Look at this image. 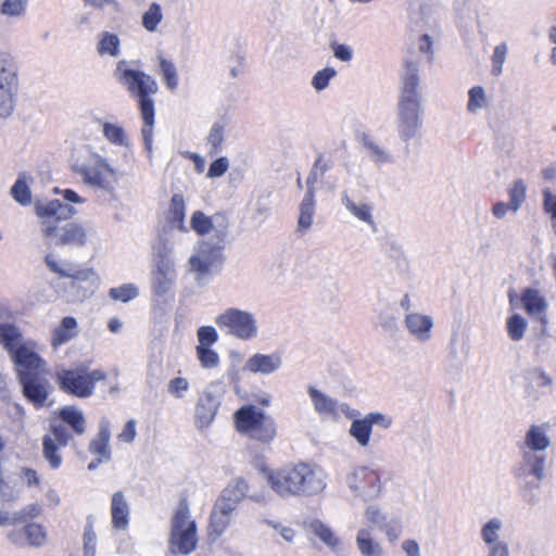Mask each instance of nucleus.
I'll use <instances>...</instances> for the list:
<instances>
[{"instance_id": "22", "label": "nucleus", "mask_w": 556, "mask_h": 556, "mask_svg": "<svg viewBox=\"0 0 556 556\" xmlns=\"http://www.w3.org/2000/svg\"><path fill=\"white\" fill-rule=\"evenodd\" d=\"M248 490V482L243 478H237L223 490L217 501L235 510L237 505L247 496Z\"/></svg>"}, {"instance_id": "14", "label": "nucleus", "mask_w": 556, "mask_h": 556, "mask_svg": "<svg viewBox=\"0 0 556 556\" xmlns=\"http://www.w3.org/2000/svg\"><path fill=\"white\" fill-rule=\"evenodd\" d=\"M18 382L22 386L24 397L31 403L35 408L40 409L46 406L49 397V382L47 379L41 378L39 375L22 372Z\"/></svg>"}, {"instance_id": "4", "label": "nucleus", "mask_w": 556, "mask_h": 556, "mask_svg": "<svg viewBox=\"0 0 556 556\" xmlns=\"http://www.w3.org/2000/svg\"><path fill=\"white\" fill-rule=\"evenodd\" d=\"M119 81L126 87L131 97L137 99L143 126L141 135L148 149H151L155 117L154 96L157 90L156 80L144 72L125 68L118 75Z\"/></svg>"}, {"instance_id": "43", "label": "nucleus", "mask_w": 556, "mask_h": 556, "mask_svg": "<svg viewBox=\"0 0 556 556\" xmlns=\"http://www.w3.org/2000/svg\"><path fill=\"white\" fill-rule=\"evenodd\" d=\"M510 211L516 212L526 199V185L521 179L514 181L508 190Z\"/></svg>"}, {"instance_id": "28", "label": "nucleus", "mask_w": 556, "mask_h": 556, "mask_svg": "<svg viewBox=\"0 0 556 556\" xmlns=\"http://www.w3.org/2000/svg\"><path fill=\"white\" fill-rule=\"evenodd\" d=\"M17 83V67L14 59L7 52H0V88H13Z\"/></svg>"}, {"instance_id": "42", "label": "nucleus", "mask_w": 556, "mask_h": 556, "mask_svg": "<svg viewBox=\"0 0 556 556\" xmlns=\"http://www.w3.org/2000/svg\"><path fill=\"white\" fill-rule=\"evenodd\" d=\"M109 295L114 301H121L127 303L132 299L137 298L138 289L131 283L122 285L119 287L111 288Z\"/></svg>"}, {"instance_id": "12", "label": "nucleus", "mask_w": 556, "mask_h": 556, "mask_svg": "<svg viewBox=\"0 0 556 556\" xmlns=\"http://www.w3.org/2000/svg\"><path fill=\"white\" fill-rule=\"evenodd\" d=\"M219 328H226L229 333L247 340L255 336L256 327L255 321L251 314L229 308L216 319Z\"/></svg>"}, {"instance_id": "40", "label": "nucleus", "mask_w": 556, "mask_h": 556, "mask_svg": "<svg viewBox=\"0 0 556 556\" xmlns=\"http://www.w3.org/2000/svg\"><path fill=\"white\" fill-rule=\"evenodd\" d=\"M163 18L162 9L159 3H152L142 15V26L148 31H155Z\"/></svg>"}, {"instance_id": "52", "label": "nucleus", "mask_w": 556, "mask_h": 556, "mask_svg": "<svg viewBox=\"0 0 556 556\" xmlns=\"http://www.w3.org/2000/svg\"><path fill=\"white\" fill-rule=\"evenodd\" d=\"M199 344L197 346L211 348L218 340V333L212 326H202L198 329Z\"/></svg>"}, {"instance_id": "57", "label": "nucleus", "mask_w": 556, "mask_h": 556, "mask_svg": "<svg viewBox=\"0 0 556 556\" xmlns=\"http://www.w3.org/2000/svg\"><path fill=\"white\" fill-rule=\"evenodd\" d=\"M188 389L189 382L186 378L176 377L168 382V392L175 397H181Z\"/></svg>"}, {"instance_id": "24", "label": "nucleus", "mask_w": 556, "mask_h": 556, "mask_svg": "<svg viewBox=\"0 0 556 556\" xmlns=\"http://www.w3.org/2000/svg\"><path fill=\"white\" fill-rule=\"evenodd\" d=\"M520 301L523 309L530 316L544 315L547 303L541 292L533 288H526L521 291Z\"/></svg>"}, {"instance_id": "48", "label": "nucleus", "mask_w": 556, "mask_h": 556, "mask_svg": "<svg viewBox=\"0 0 556 556\" xmlns=\"http://www.w3.org/2000/svg\"><path fill=\"white\" fill-rule=\"evenodd\" d=\"M346 208L359 220H363L369 225H374V219L371 216V208L367 204H355L350 199H346L345 201Z\"/></svg>"}, {"instance_id": "39", "label": "nucleus", "mask_w": 556, "mask_h": 556, "mask_svg": "<svg viewBox=\"0 0 556 556\" xmlns=\"http://www.w3.org/2000/svg\"><path fill=\"white\" fill-rule=\"evenodd\" d=\"M98 52L101 55L109 54L116 56L119 53L118 37L108 31L103 33L98 43Z\"/></svg>"}, {"instance_id": "6", "label": "nucleus", "mask_w": 556, "mask_h": 556, "mask_svg": "<svg viewBox=\"0 0 556 556\" xmlns=\"http://www.w3.org/2000/svg\"><path fill=\"white\" fill-rule=\"evenodd\" d=\"M236 431L262 445H270L278 433L275 419L253 404L242 405L233 415Z\"/></svg>"}, {"instance_id": "25", "label": "nucleus", "mask_w": 556, "mask_h": 556, "mask_svg": "<svg viewBox=\"0 0 556 556\" xmlns=\"http://www.w3.org/2000/svg\"><path fill=\"white\" fill-rule=\"evenodd\" d=\"M233 509L216 501L210 517V535L219 536L230 523Z\"/></svg>"}, {"instance_id": "38", "label": "nucleus", "mask_w": 556, "mask_h": 556, "mask_svg": "<svg viewBox=\"0 0 556 556\" xmlns=\"http://www.w3.org/2000/svg\"><path fill=\"white\" fill-rule=\"evenodd\" d=\"M160 62V74L162 75L163 81L169 90H175L178 86V76L176 66L172 61L166 60L163 56L159 58Z\"/></svg>"}, {"instance_id": "10", "label": "nucleus", "mask_w": 556, "mask_h": 556, "mask_svg": "<svg viewBox=\"0 0 556 556\" xmlns=\"http://www.w3.org/2000/svg\"><path fill=\"white\" fill-rule=\"evenodd\" d=\"M226 243L203 242L198 254L189 258L190 268L195 273L198 279H203L218 269L225 262L224 249Z\"/></svg>"}, {"instance_id": "47", "label": "nucleus", "mask_w": 556, "mask_h": 556, "mask_svg": "<svg viewBox=\"0 0 556 556\" xmlns=\"http://www.w3.org/2000/svg\"><path fill=\"white\" fill-rule=\"evenodd\" d=\"M224 141V126L216 123L212 126L210 134L207 136V143L211 146L210 154H217Z\"/></svg>"}, {"instance_id": "27", "label": "nucleus", "mask_w": 556, "mask_h": 556, "mask_svg": "<svg viewBox=\"0 0 556 556\" xmlns=\"http://www.w3.org/2000/svg\"><path fill=\"white\" fill-rule=\"evenodd\" d=\"M24 343L23 334L18 327L9 323H0V344L9 353V355H11Z\"/></svg>"}, {"instance_id": "64", "label": "nucleus", "mask_w": 556, "mask_h": 556, "mask_svg": "<svg viewBox=\"0 0 556 556\" xmlns=\"http://www.w3.org/2000/svg\"><path fill=\"white\" fill-rule=\"evenodd\" d=\"M402 549L406 556H420V548L415 540H405L402 543Z\"/></svg>"}, {"instance_id": "19", "label": "nucleus", "mask_w": 556, "mask_h": 556, "mask_svg": "<svg viewBox=\"0 0 556 556\" xmlns=\"http://www.w3.org/2000/svg\"><path fill=\"white\" fill-rule=\"evenodd\" d=\"M129 505L122 491H117L111 498L112 527L115 530H125L129 525Z\"/></svg>"}, {"instance_id": "62", "label": "nucleus", "mask_w": 556, "mask_h": 556, "mask_svg": "<svg viewBox=\"0 0 556 556\" xmlns=\"http://www.w3.org/2000/svg\"><path fill=\"white\" fill-rule=\"evenodd\" d=\"M42 509L38 504H29L25 506L20 513L17 519L26 520L38 517Z\"/></svg>"}, {"instance_id": "37", "label": "nucleus", "mask_w": 556, "mask_h": 556, "mask_svg": "<svg viewBox=\"0 0 556 556\" xmlns=\"http://www.w3.org/2000/svg\"><path fill=\"white\" fill-rule=\"evenodd\" d=\"M372 427L366 416L362 419H355L351 424L350 434L362 446L369 444L370 434Z\"/></svg>"}, {"instance_id": "31", "label": "nucleus", "mask_w": 556, "mask_h": 556, "mask_svg": "<svg viewBox=\"0 0 556 556\" xmlns=\"http://www.w3.org/2000/svg\"><path fill=\"white\" fill-rule=\"evenodd\" d=\"M315 212V193L314 188L309 187L300 205V216L298 220V228L300 231L308 229L313 223Z\"/></svg>"}, {"instance_id": "9", "label": "nucleus", "mask_w": 556, "mask_h": 556, "mask_svg": "<svg viewBox=\"0 0 556 556\" xmlns=\"http://www.w3.org/2000/svg\"><path fill=\"white\" fill-rule=\"evenodd\" d=\"M72 172L79 175L85 184L100 188H108L115 179V173L105 160L91 152L78 156L72 164Z\"/></svg>"}, {"instance_id": "53", "label": "nucleus", "mask_w": 556, "mask_h": 556, "mask_svg": "<svg viewBox=\"0 0 556 556\" xmlns=\"http://www.w3.org/2000/svg\"><path fill=\"white\" fill-rule=\"evenodd\" d=\"M507 54L506 43H501L494 48L492 55V74L498 76L503 71V64Z\"/></svg>"}, {"instance_id": "46", "label": "nucleus", "mask_w": 556, "mask_h": 556, "mask_svg": "<svg viewBox=\"0 0 556 556\" xmlns=\"http://www.w3.org/2000/svg\"><path fill=\"white\" fill-rule=\"evenodd\" d=\"M468 97L467 109L469 112H476L486 104L485 93L481 86L472 87L468 92Z\"/></svg>"}, {"instance_id": "33", "label": "nucleus", "mask_w": 556, "mask_h": 556, "mask_svg": "<svg viewBox=\"0 0 556 556\" xmlns=\"http://www.w3.org/2000/svg\"><path fill=\"white\" fill-rule=\"evenodd\" d=\"M356 544L363 556H383V548L372 539L367 529H361L358 531Z\"/></svg>"}, {"instance_id": "32", "label": "nucleus", "mask_w": 556, "mask_h": 556, "mask_svg": "<svg viewBox=\"0 0 556 556\" xmlns=\"http://www.w3.org/2000/svg\"><path fill=\"white\" fill-rule=\"evenodd\" d=\"M312 533L319 539L331 551L337 552L340 547V539L336 535L333 530L320 520H313L309 523Z\"/></svg>"}, {"instance_id": "3", "label": "nucleus", "mask_w": 556, "mask_h": 556, "mask_svg": "<svg viewBox=\"0 0 556 556\" xmlns=\"http://www.w3.org/2000/svg\"><path fill=\"white\" fill-rule=\"evenodd\" d=\"M60 422H52L48 433L42 437V455L52 470H58L63 463L60 450L73 438L86 432V418L75 406H63L58 410Z\"/></svg>"}, {"instance_id": "2", "label": "nucleus", "mask_w": 556, "mask_h": 556, "mask_svg": "<svg viewBox=\"0 0 556 556\" xmlns=\"http://www.w3.org/2000/svg\"><path fill=\"white\" fill-rule=\"evenodd\" d=\"M35 214L46 239H56L58 245L81 247L87 242V231L80 224L67 223L76 210L60 200L35 203Z\"/></svg>"}, {"instance_id": "23", "label": "nucleus", "mask_w": 556, "mask_h": 556, "mask_svg": "<svg viewBox=\"0 0 556 556\" xmlns=\"http://www.w3.org/2000/svg\"><path fill=\"white\" fill-rule=\"evenodd\" d=\"M77 320L72 316L63 317L51 332V345L54 349L67 343L77 336Z\"/></svg>"}, {"instance_id": "61", "label": "nucleus", "mask_w": 556, "mask_h": 556, "mask_svg": "<svg viewBox=\"0 0 556 556\" xmlns=\"http://www.w3.org/2000/svg\"><path fill=\"white\" fill-rule=\"evenodd\" d=\"M136 434V421L130 419L125 424L124 429L118 433L117 439L121 442L130 443L135 440Z\"/></svg>"}, {"instance_id": "45", "label": "nucleus", "mask_w": 556, "mask_h": 556, "mask_svg": "<svg viewBox=\"0 0 556 556\" xmlns=\"http://www.w3.org/2000/svg\"><path fill=\"white\" fill-rule=\"evenodd\" d=\"M197 357L203 368H215L219 364V356L216 351L208 346H197Z\"/></svg>"}, {"instance_id": "50", "label": "nucleus", "mask_w": 556, "mask_h": 556, "mask_svg": "<svg viewBox=\"0 0 556 556\" xmlns=\"http://www.w3.org/2000/svg\"><path fill=\"white\" fill-rule=\"evenodd\" d=\"M27 7V0H4L0 7V12L8 16H20L24 14Z\"/></svg>"}, {"instance_id": "41", "label": "nucleus", "mask_w": 556, "mask_h": 556, "mask_svg": "<svg viewBox=\"0 0 556 556\" xmlns=\"http://www.w3.org/2000/svg\"><path fill=\"white\" fill-rule=\"evenodd\" d=\"M84 556H96L97 534L93 528V520L88 517L83 534Z\"/></svg>"}, {"instance_id": "36", "label": "nucleus", "mask_w": 556, "mask_h": 556, "mask_svg": "<svg viewBox=\"0 0 556 556\" xmlns=\"http://www.w3.org/2000/svg\"><path fill=\"white\" fill-rule=\"evenodd\" d=\"M526 445L532 451H544L549 445V439L540 426H531L526 434Z\"/></svg>"}, {"instance_id": "21", "label": "nucleus", "mask_w": 556, "mask_h": 556, "mask_svg": "<svg viewBox=\"0 0 556 556\" xmlns=\"http://www.w3.org/2000/svg\"><path fill=\"white\" fill-rule=\"evenodd\" d=\"M350 486L356 491L379 490L380 478L378 473L367 467L356 468L349 478Z\"/></svg>"}, {"instance_id": "35", "label": "nucleus", "mask_w": 556, "mask_h": 556, "mask_svg": "<svg viewBox=\"0 0 556 556\" xmlns=\"http://www.w3.org/2000/svg\"><path fill=\"white\" fill-rule=\"evenodd\" d=\"M12 198L22 206L31 204L33 195L26 174H21L10 191Z\"/></svg>"}, {"instance_id": "18", "label": "nucleus", "mask_w": 556, "mask_h": 556, "mask_svg": "<svg viewBox=\"0 0 556 556\" xmlns=\"http://www.w3.org/2000/svg\"><path fill=\"white\" fill-rule=\"evenodd\" d=\"M219 407V402L212 393H204L195 405V424L199 428L208 427L214 420Z\"/></svg>"}, {"instance_id": "56", "label": "nucleus", "mask_w": 556, "mask_h": 556, "mask_svg": "<svg viewBox=\"0 0 556 556\" xmlns=\"http://www.w3.org/2000/svg\"><path fill=\"white\" fill-rule=\"evenodd\" d=\"M13 88H0V116L7 117L13 111Z\"/></svg>"}, {"instance_id": "13", "label": "nucleus", "mask_w": 556, "mask_h": 556, "mask_svg": "<svg viewBox=\"0 0 556 556\" xmlns=\"http://www.w3.org/2000/svg\"><path fill=\"white\" fill-rule=\"evenodd\" d=\"M35 350L36 343L34 341H26L10 355L16 366L17 379L21 378L22 372H26L27 375H40L42 371L45 362Z\"/></svg>"}, {"instance_id": "51", "label": "nucleus", "mask_w": 556, "mask_h": 556, "mask_svg": "<svg viewBox=\"0 0 556 556\" xmlns=\"http://www.w3.org/2000/svg\"><path fill=\"white\" fill-rule=\"evenodd\" d=\"M500 529L501 521L498 519L494 518L488 521L481 530V536L483 541L490 546L496 544L497 532Z\"/></svg>"}, {"instance_id": "5", "label": "nucleus", "mask_w": 556, "mask_h": 556, "mask_svg": "<svg viewBox=\"0 0 556 556\" xmlns=\"http://www.w3.org/2000/svg\"><path fill=\"white\" fill-rule=\"evenodd\" d=\"M236 431L262 445H270L278 433L275 419L253 404L242 405L233 415Z\"/></svg>"}, {"instance_id": "34", "label": "nucleus", "mask_w": 556, "mask_h": 556, "mask_svg": "<svg viewBox=\"0 0 556 556\" xmlns=\"http://www.w3.org/2000/svg\"><path fill=\"white\" fill-rule=\"evenodd\" d=\"M405 325L413 334L427 338L432 328V320L429 316L413 313L406 316Z\"/></svg>"}, {"instance_id": "55", "label": "nucleus", "mask_w": 556, "mask_h": 556, "mask_svg": "<svg viewBox=\"0 0 556 556\" xmlns=\"http://www.w3.org/2000/svg\"><path fill=\"white\" fill-rule=\"evenodd\" d=\"M328 169V165L327 163L324 161V156L323 155H319L314 165H313V168L311 170V174L308 175L307 179H306V185L307 187H313L314 188V185L317 182L318 180V177L319 176H323Z\"/></svg>"}, {"instance_id": "7", "label": "nucleus", "mask_w": 556, "mask_h": 556, "mask_svg": "<svg viewBox=\"0 0 556 556\" xmlns=\"http://www.w3.org/2000/svg\"><path fill=\"white\" fill-rule=\"evenodd\" d=\"M108 375L102 369L89 370L81 364L75 368H62L55 372L59 389L72 396L87 399L94 392L96 384L106 380Z\"/></svg>"}, {"instance_id": "49", "label": "nucleus", "mask_w": 556, "mask_h": 556, "mask_svg": "<svg viewBox=\"0 0 556 556\" xmlns=\"http://www.w3.org/2000/svg\"><path fill=\"white\" fill-rule=\"evenodd\" d=\"M103 135L111 143L117 146L124 144L126 140L124 129L111 123L103 124Z\"/></svg>"}, {"instance_id": "44", "label": "nucleus", "mask_w": 556, "mask_h": 556, "mask_svg": "<svg viewBox=\"0 0 556 556\" xmlns=\"http://www.w3.org/2000/svg\"><path fill=\"white\" fill-rule=\"evenodd\" d=\"M527 329V321L518 314L510 316L507 319V332L513 341L522 339Z\"/></svg>"}, {"instance_id": "26", "label": "nucleus", "mask_w": 556, "mask_h": 556, "mask_svg": "<svg viewBox=\"0 0 556 556\" xmlns=\"http://www.w3.org/2000/svg\"><path fill=\"white\" fill-rule=\"evenodd\" d=\"M281 365V358L277 354L265 355L255 354L247 362V368L251 372H262L265 375L271 374Z\"/></svg>"}, {"instance_id": "8", "label": "nucleus", "mask_w": 556, "mask_h": 556, "mask_svg": "<svg viewBox=\"0 0 556 556\" xmlns=\"http://www.w3.org/2000/svg\"><path fill=\"white\" fill-rule=\"evenodd\" d=\"M169 543L173 552L190 554L198 544L197 527L190 520L189 507L186 501L179 503L172 520Z\"/></svg>"}, {"instance_id": "17", "label": "nucleus", "mask_w": 556, "mask_h": 556, "mask_svg": "<svg viewBox=\"0 0 556 556\" xmlns=\"http://www.w3.org/2000/svg\"><path fill=\"white\" fill-rule=\"evenodd\" d=\"M111 432L108 425H102L99 431L89 443V452L96 456V458L89 463L88 469L93 470L100 464L109 462L111 459L110 448Z\"/></svg>"}, {"instance_id": "58", "label": "nucleus", "mask_w": 556, "mask_h": 556, "mask_svg": "<svg viewBox=\"0 0 556 556\" xmlns=\"http://www.w3.org/2000/svg\"><path fill=\"white\" fill-rule=\"evenodd\" d=\"M21 477L27 488H39L40 486V477L34 468L30 467H22L21 468Z\"/></svg>"}, {"instance_id": "1", "label": "nucleus", "mask_w": 556, "mask_h": 556, "mask_svg": "<svg viewBox=\"0 0 556 556\" xmlns=\"http://www.w3.org/2000/svg\"><path fill=\"white\" fill-rule=\"evenodd\" d=\"M260 471L271 490L280 496H312L326 486L321 470L303 462L276 469L262 466Z\"/></svg>"}, {"instance_id": "15", "label": "nucleus", "mask_w": 556, "mask_h": 556, "mask_svg": "<svg viewBox=\"0 0 556 556\" xmlns=\"http://www.w3.org/2000/svg\"><path fill=\"white\" fill-rule=\"evenodd\" d=\"M24 536L29 546L40 547L47 541V531L40 523H27L22 530H12L8 533V540L15 546L24 545Z\"/></svg>"}, {"instance_id": "54", "label": "nucleus", "mask_w": 556, "mask_h": 556, "mask_svg": "<svg viewBox=\"0 0 556 556\" xmlns=\"http://www.w3.org/2000/svg\"><path fill=\"white\" fill-rule=\"evenodd\" d=\"M336 74L337 72L332 67H326L321 71H318L312 79L313 87L318 91L325 89L328 86L330 79L334 77Z\"/></svg>"}, {"instance_id": "11", "label": "nucleus", "mask_w": 556, "mask_h": 556, "mask_svg": "<svg viewBox=\"0 0 556 556\" xmlns=\"http://www.w3.org/2000/svg\"><path fill=\"white\" fill-rule=\"evenodd\" d=\"M190 226L191 229L200 237H204L214 231L215 241L226 243L229 230V219L223 212L207 216L202 211H195L191 215Z\"/></svg>"}, {"instance_id": "20", "label": "nucleus", "mask_w": 556, "mask_h": 556, "mask_svg": "<svg viewBox=\"0 0 556 556\" xmlns=\"http://www.w3.org/2000/svg\"><path fill=\"white\" fill-rule=\"evenodd\" d=\"M419 76L415 64L408 62L406 64V73L403 77V88L399 103L420 104L418 88Z\"/></svg>"}, {"instance_id": "59", "label": "nucleus", "mask_w": 556, "mask_h": 556, "mask_svg": "<svg viewBox=\"0 0 556 556\" xmlns=\"http://www.w3.org/2000/svg\"><path fill=\"white\" fill-rule=\"evenodd\" d=\"M45 263L48 268L56 274L61 278H75L76 276L72 274L70 270L63 268L51 254H47L45 257Z\"/></svg>"}, {"instance_id": "60", "label": "nucleus", "mask_w": 556, "mask_h": 556, "mask_svg": "<svg viewBox=\"0 0 556 556\" xmlns=\"http://www.w3.org/2000/svg\"><path fill=\"white\" fill-rule=\"evenodd\" d=\"M228 166V160L226 157H219L211 163L207 176L212 178L220 177L227 172Z\"/></svg>"}, {"instance_id": "63", "label": "nucleus", "mask_w": 556, "mask_h": 556, "mask_svg": "<svg viewBox=\"0 0 556 556\" xmlns=\"http://www.w3.org/2000/svg\"><path fill=\"white\" fill-rule=\"evenodd\" d=\"M334 56L341 61L348 62L352 59V50L346 45L334 43L332 46Z\"/></svg>"}, {"instance_id": "29", "label": "nucleus", "mask_w": 556, "mask_h": 556, "mask_svg": "<svg viewBox=\"0 0 556 556\" xmlns=\"http://www.w3.org/2000/svg\"><path fill=\"white\" fill-rule=\"evenodd\" d=\"M308 394L313 402L315 410L319 415L337 417L338 416V403L336 400L327 396L323 392L315 388H309Z\"/></svg>"}, {"instance_id": "30", "label": "nucleus", "mask_w": 556, "mask_h": 556, "mask_svg": "<svg viewBox=\"0 0 556 556\" xmlns=\"http://www.w3.org/2000/svg\"><path fill=\"white\" fill-rule=\"evenodd\" d=\"M185 216H186V204L184 195L180 193H175L169 203V208L167 212V222L178 228L179 230H186L185 227Z\"/></svg>"}, {"instance_id": "16", "label": "nucleus", "mask_w": 556, "mask_h": 556, "mask_svg": "<svg viewBox=\"0 0 556 556\" xmlns=\"http://www.w3.org/2000/svg\"><path fill=\"white\" fill-rule=\"evenodd\" d=\"M420 104L399 103V132L403 140L413 138L420 126Z\"/></svg>"}]
</instances>
